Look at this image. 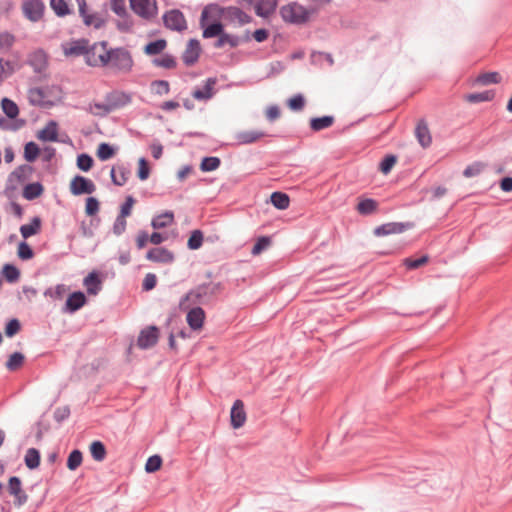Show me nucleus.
I'll return each mask as SVG.
<instances>
[{"mask_svg":"<svg viewBox=\"0 0 512 512\" xmlns=\"http://www.w3.org/2000/svg\"><path fill=\"white\" fill-rule=\"evenodd\" d=\"M218 9L213 5L204 7L200 17V27L203 30V38L209 39L218 37L214 43L215 48H223L228 45L231 48L239 46L241 40L238 36L224 32V26L217 21Z\"/></svg>","mask_w":512,"mask_h":512,"instance_id":"f257e3e1","label":"nucleus"},{"mask_svg":"<svg viewBox=\"0 0 512 512\" xmlns=\"http://www.w3.org/2000/svg\"><path fill=\"white\" fill-rule=\"evenodd\" d=\"M222 290L223 285L220 282H210L198 285L181 298L179 302V308L181 310H187L189 307H191V305L194 304H206L216 295L221 293Z\"/></svg>","mask_w":512,"mask_h":512,"instance_id":"f03ea898","label":"nucleus"},{"mask_svg":"<svg viewBox=\"0 0 512 512\" xmlns=\"http://www.w3.org/2000/svg\"><path fill=\"white\" fill-rule=\"evenodd\" d=\"M316 12L314 8H306L297 2H291L280 8V16L286 23L293 25H303L310 20V17Z\"/></svg>","mask_w":512,"mask_h":512,"instance_id":"7ed1b4c3","label":"nucleus"},{"mask_svg":"<svg viewBox=\"0 0 512 512\" xmlns=\"http://www.w3.org/2000/svg\"><path fill=\"white\" fill-rule=\"evenodd\" d=\"M108 66L113 70L121 73H129L133 67V58L131 53L123 47L109 50Z\"/></svg>","mask_w":512,"mask_h":512,"instance_id":"20e7f679","label":"nucleus"},{"mask_svg":"<svg viewBox=\"0 0 512 512\" xmlns=\"http://www.w3.org/2000/svg\"><path fill=\"white\" fill-rule=\"evenodd\" d=\"M108 43L101 41L94 43L92 46L87 47L85 61L92 67H105L109 64V50Z\"/></svg>","mask_w":512,"mask_h":512,"instance_id":"39448f33","label":"nucleus"},{"mask_svg":"<svg viewBox=\"0 0 512 512\" xmlns=\"http://www.w3.org/2000/svg\"><path fill=\"white\" fill-rule=\"evenodd\" d=\"M111 10L118 16L116 27L120 32H130L134 26V21L126 8V0H111Z\"/></svg>","mask_w":512,"mask_h":512,"instance_id":"423d86ee","label":"nucleus"},{"mask_svg":"<svg viewBox=\"0 0 512 512\" xmlns=\"http://www.w3.org/2000/svg\"><path fill=\"white\" fill-rule=\"evenodd\" d=\"M212 5L219 10L217 15V21H220L221 18L224 17L225 20L232 23H238L239 25H244L251 22V17L238 7L229 6L222 8L217 4Z\"/></svg>","mask_w":512,"mask_h":512,"instance_id":"0eeeda50","label":"nucleus"},{"mask_svg":"<svg viewBox=\"0 0 512 512\" xmlns=\"http://www.w3.org/2000/svg\"><path fill=\"white\" fill-rule=\"evenodd\" d=\"M130 8L139 17L150 20L157 13V6L154 0H129Z\"/></svg>","mask_w":512,"mask_h":512,"instance_id":"6e6552de","label":"nucleus"},{"mask_svg":"<svg viewBox=\"0 0 512 512\" xmlns=\"http://www.w3.org/2000/svg\"><path fill=\"white\" fill-rule=\"evenodd\" d=\"M163 21L166 28L181 32L187 28V22L180 10L173 9L163 15Z\"/></svg>","mask_w":512,"mask_h":512,"instance_id":"1a4fd4ad","label":"nucleus"},{"mask_svg":"<svg viewBox=\"0 0 512 512\" xmlns=\"http://www.w3.org/2000/svg\"><path fill=\"white\" fill-rule=\"evenodd\" d=\"M22 68L18 53L13 54V59L0 58V85Z\"/></svg>","mask_w":512,"mask_h":512,"instance_id":"9d476101","label":"nucleus"},{"mask_svg":"<svg viewBox=\"0 0 512 512\" xmlns=\"http://www.w3.org/2000/svg\"><path fill=\"white\" fill-rule=\"evenodd\" d=\"M96 190V186L92 180L81 175L75 176L70 183V192L75 195L92 194Z\"/></svg>","mask_w":512,"mask_h":512,"instance_id":"9b49d317","label":"nucleus"},{"mask_svg":"<svg viewBox=\"0 0 512 512\" xmlns=\"http://www.w3.org/2000/svg\"><path fill=\"white\" fill-rule=\"evenodd\" d=\"M105 101L109 105L111 112L122 108L132 102V96L124 91L114 90L105 95Z\"/></svg>","mask_w":512,"mask_h":512,"instance_id":"f8f14e48","label":"nucleus"},{"mask_svg":"<svg viewBox=\"0 0 512 512\" xmlns=\"http://www.w3.org/2000/svg\"><path fill=\"white\" fill-rule=\"evenodd\" d=\"M159 338V330L156 326H149L143 329L137 339V345L141 349H148L153 347Z\"/></svg>","mask_w":512,"mask_h":512,"instance_id":"ddd939ff","label":"nucleus"},{"mask_svg":"<svg viewBox=\"0 0 512 512\" xmlns=\"http://www.w3.org/2000/svg\"><path fill=\"white\" fill-rule=\"evenodd\" d=\"M27 63L35 73H42L48 66V56L43 49H37L28 55Z\"/></svg>","mask_w":512,"mask_h":512,"instance_id":"4468645a","label":"nucleus"},{"mask_svg":"<svg viewBox=\"0 0 512 512\" xmlns=\"http://www.w3.org/2000/svg\"><path fill=\"white\" fill-rule=\"evenodd\" d=\"M45 10V5L40 0H28L23 4L24 15L32 22L39 21Z\"/></svg>","mask_w":512,"mask_h":512,"instance_id":"2eb2a0df","label":"nucleus"},{"mask_svg":"<svg viewBox=\"0 0 512 512\" xmlns=\"http://www.w3.org/2000/svg\"><path fill=\"white\" fill-rule=\"evenodd\" d=\"M200 53V42L197 39H190L182 54L184 64L186 66L194 65L198 61Z\"/></svg>","mask_w":512,"mask_h":512,"instance_id":"dca6fc26","label":"nucleus"},{"mask_svg":"<svg viewBox=\"0 0 512 512\" xmlns=\"http://www.w3.org/2000/svg\"><path fill=\"white\" fill-rule=\"evenodd\" d=\"M86 296L83 292L77 291L69 295L62 309L64 313H75L86 304Z\"/></svg>","mask_w":512,"mask_h":512,"instance_id":"f3484780","label":"nucleus"},{"mask_svg":"<svg viewBox=\"0 0 512 512\" xmlns=\"http://www.w3.org/2000/svg\"><path fill=\"white\" fill-rule=\"evenodd\" d=\"M216 83V78H208L202 87H197L194 89L192 92L193 98L198 101H207L211 99L215 94L214 87Z\"/></svg>","mask_w":512,"mask_h":512,"instance_id":"a211bd4d","label":"nucleus"},{"mask_svg":"<svg viewBox=\"0 0 512 512\" xmlns=\"http://www.w3.org/2000/svg\"><path fill=\"white\" fill-rule=\"evenodd\" d=\"M88 44V40L78 39L62 45V48L65 56L77 57L83 55L84 57H86Z\"/></svg>","mask_w":512,"mask_h":512,"instance_id":"6ab92c4d","label":"nucleus"},{"mask_svg":"<svg viewBox=\"0 0 512 512\" xmlns=\"http://www.w3.org/2000/svg\"><path fill=\"white\" fill-rule=\"evenodd\" d=\"M146 259L155 263H172L174 255L171 251L163 247L150 249L146 254Z\"/></svg>","mask_w":512,"mask_h":512,"instance_id":"aec40b11","label":"nucleus"},{"mask_svg":"<svg viewBox=\"0 0 512 512\" xmlns=\"http://www.w3.org/2000/svg\"><path fill=\"white\" fill-rule=\"evenodd\" d=\"M231 425L234 429L242 427L246 421V412L241 400H236L230 413Z\"/></svg>","mask_w":512,"mask_h":512,"instance_id":"412c9836","label":"nucleus"},{"mask_svg":"<svg viewBox=\"0 0 512 512\" xmlns=\"http://www.w3.org/2000/svg\"><path fill=\"white\" fill-rule=\"evenodd\" d=\"M410 225L402 222H389L382 224L374 229L376 236H386L390 234H399L404 232Z\"/></svg>","mask_w":512,"mask_h":512,"instance_id":"4be33fe9","label":"nucleus"},{"mask_svg":"<svg viewBox=\"0 0 512 512\" xmlns=\"http://www.w3.org/2000/svg\"><path fill=\"white\" fill-rule=\"evenodd\" d=\"M186 316L187 323L192 330H199L202 328L205 320V312L201 307L188 308Z\"/></svg>","mask_w":512,"mask_h":512,"instance_id":"5701e85b","label":"nucleus"},{"mask_svg":"<svg viewBox=\"0 0 512 512\" xmlns=\"http://www.w3.org/2000/svg\"><path fill=\"white\" fill-rule=\"evenodd\" d=\"M266 133L259 130L240 131L235 134L238 145L252 144L265 137Z\"/></svg>","mask_w":512,"mask_h":512,"instance_id":"b1692460","label":"nucleus"},{"mask_svg":"<svg viewBox=\"0 0 512 512\" xmlns=\"http://www.w3.org/2000/svg\"><path fill=\"white\" fill-rule=\"evenodd\" d=\"M9 493L16 497L17 504L23 505L27 501V495L22 492L21 480L17 476H12L8 483Z\"/></svg>","mask_w":512,"mask_h":512,"instance_id":"393cba45","label":"nucleus"},{"mask_svg":"<svg viewBox=\"0 0 512 512\" xmlns=\"http://www.w3.org/2000/svg\"><path fill=\"white\" fill-rule=\"evenodd\" d=\"M378 207V202L372 198H359L356 211L362 216H368L376 213Z\"/></svg>","mask_w":512,"mask_h":512,"instance_id":"a878e982","label":"nucleus"},{"mask_svg":"<svg viewBox=\"0 0 512 512\" xmlns=\"http://www.w3.org/2000/svg\"><path fill=\"white\" fill-rule=\"evenodd\" d=\"M38 139L42 141H52L55 142L58 140V124L56 121H49L46 126L40 130L37 134Z\"/></svg>","mask_w":512,"mask_h":512,"instance_id":"bb28decb","label":"nucleus"},{"mask_svg":"<svg viewBox=\"0 0 512 512\" xmlns=\"http://www.w3.org/2000/svg\"><path fill=\"white\" fill-rule=\"evenodd\" d=\"M415 135H416V138H417L419 144L423 148H427L430 146V144L432 142V137H431L429 128L425 121L421 120L417 124L416 129H415Z\"/></svg>","mask_w":512,"mask_h":512,"instance_id":"cd10ccee","label":"nucleus"},{"mask_svg":"<svg viewBox=\"0 0 512 512\" xmlns=\"http://www.w3.org/2000/svg\"><path fill=\"white\" fill-rule=\"evenodd\" d=\"M278 0H258L255 5V12L260 17H269L275 12Z\"/></svg>","mask_w":512,"mask_h":512,"instance_id":"c85d7f7f","label":"nucleus"},{"mask_svg":"<svg viewBox=\"0 0 512 512\" xmlns=\"http://www.w3.org/2000/svg\"><path fill=\"white\" fill-rule=\"evenodd\" d=\"M129 175V169L123 164L113 167L110 172L112 182L117 186H123L127 182Z\"/></svg>","mask_w":512,"mask_h":512,"instance_id":"c756f323","label":"nucleus"},{"mask_svg":"<svg viewBox=\"0 0 512 512\" xmlns=\"http://www.w3.org/2000/svg\"><path fill=\"white\" fill-rule=\"evenodd\" d=\"M84 285L90 295H96L101 290V280L97 272L93 271L84 278Z\"/></svg>","mask_w":512,"mask_h":512,"instance_id":"7c9ffc66","label":"nucleus"},{"mask_svg":"<svg viewBox=\"0 0 512 512\" xmlns=\"http://www.w3.org/2000/svg\"><path fill=\"white\" fill-rule=\"evenodd\" d=\"M41 229V219L37 216L33 217L29 224L20 227V233L24 239L36 235Z\"/></svg>","mask_w":512,"mask_h":512,"instance_id":"2f4dec72","label":"nucleus"},{"mask_svg":"<svg viewBox=\"0 0 512 512\" xmlns=\"http://www.w3.org/2000/svg\"><path fill=\"white\" fill-rule=\"evenodd\" d=\"M174 221V214L171 211H166L160 215L155 216L151 221V226L154 229H162L170 226Z\"/></svg>","mask_w":512,"mask_h":512,"instance_id":"473e14b6","label":"nucleus"},{"mask_svg":"<svg viewBox=\"0 0 512 512\" xmlns=\"http://www.w3.org/2000/svg\"><path fill=\"white\" fill-rule=\"evenodd\" d=\"M334 123V117L333 116H322V117H316L312 118L310 120V128L313 131H321L323 129L329 128Z\"/></svg>","mask_w":512,"mask_h":512,"instance_id":"72a5a7b5","label":"nucleus"},{"mask_svg":"<svg viewBox=\"0 0 512 512\" xmlns=\"http://www.w3.org/2000/svg\"><path fill=\"white\" fill-rule=\"evenodd\" d=\"M43 192V186L39 182L29 183L23 189V197L27 200H34Z\"/></svg>","mask_w":512,"mask_h":512,"instance_id":"f704fd0d","label":"nucleus"},{"mask_svg":"<svg viewBox=\"0 0 512 512\" xmlns=\"http://www.w3.org/2000/svg\"><path fill=\"white\" fill-rule=\"evenodd\" d=\"M83 19V22L86 26H93L95 29H100L104 26V19L99 16L97 13L89 14L87 10H85L84 14H80Z\"/></svg>","mask_w":512,"mask_h":512,"instance_id":"c9c22d12","label":"nucleus"},{"mask_svg":"<svg viewBox=\"0 0 512 512\" xmlns=\"http://www.w3.org/2000/svg\"><path fill=\"white\" fill-rule=\"evenodd\" d=\"M25 356L21 352L12 353L6 361V368L9 371H17L24 364Z\"/></svg>","mask_w":512,"mask_h":512,"instance_id":"e433bc0d","label":"nucleus"},{"mask_svg":"<svg viewBox=\"0 0 512 512\" xmlns=\"http://www.w3.org/2000/svg\"><path fill=\"white\" fill-rule=\"evenodd\" d=\"M69 288L65 284H58L55 287H49L44 291L45 297H50L53 300H61L68 292Z\"/></svg>","mask_w":512,"mask_h":512,"instance_id":"4c0bfd02","label":"nucleus"},{"mask_svg":"<svg viewBox=\"0 0 512 512\" xmlns=\"http://www.w3.org/2000/svg\"><path fill=\"white\" fill-rule=\"evenodd\" d=\"M270 199L273 206L280 210L288 208L290 203L289 196L283 192H273Z\"/></svg>","mask_w":512,"mask_h":512,"instance_id":"58836bf2","label":"nucleus"},{"mask_svg":"<svg viewBox=\"0 0 512 512\" xmlns=\"http://www.w3.org/2000/svg\"><path fill=\"white\" fill-rule=\"evenodd\" d=\"M167 46V42L165 39H158L152 42H149L144 47V52L147 55H157L164 51Z\"/></svg>","mask_w":512,"mask_h":512,"instance_id":"ea45409f","label":"nucleus"},{"mask_svg":"<svg viewBox=\"0 0 512 512\" xmlns=\"http://www.w3.org/2000/svg\"><path fill=\"white\" fill-rule=\"evenodd\" d=\"M50 7L58 17H65L71 13L65 0H50Z\"/></svg>","mask_w":512,"mask_h":512,"instance_id":"a19ab883","label":"nucleus"},{"mask_svg":"<svg viewBox=\"0 0 512 512\" xmlns=\"http://www.w3.org/2000/svg\"><path fill=\"white\" fill-rule=\"evenodd\" d=\"M45 94L42 88L34 87L28 90V100L34 106H42L44 104Z\"/></svg>","mask_w":512,"mask_h":512,"instance_id":"79ce46f5","label":"nucleus"},{"mask_svg":"<svg viewBox=\"0 0 512 512\" xmlns=\"http://www.w3.org/2000/svg\"><path fill=\"white\" fill-rule=\"evenodd\" d=\"M1 107H2L3 112L10 119L16 118L19 114V108H18L17 104L8 98L2 99Z\"/></svg>","mask_w":512,"mask_h":512,"instance_id":"37998d69","label":"nucleus"},{"mask_svg":"<svg viewBox=\"0 0 512 512\" xmlns=\"http://www.w3.org/2000/svg\"><path fill=\"white\" fill-rule=\"evenodd\" d=\"M90 453L95 461L101 462L106 457V448L101 441H94L90 445Z\"/></svg>","mask_w":512,"mask_h":512,"instance_id":"c03bdc74","label":"nucleus"},{"mask_svg":"<svg viewBox=\"0 0 512 512\" xmlns=\"http://www.w3.org/2000/svg\"><path fill=\"white\" fill-rule=\"evenodd\" d=\"M2 275L9 283H15L20 278L19 269L12 264H5L2 268Z\"/></svg>","mask_w":512,"mask_h":512,"instance_id":"a18cd8bd","label":"nucleus"},{"mask_svg":"<svg viewBox=\"0 0 512 512\" xmlns=\"http://www.w3.org/2000/svg\"><path fill=\"white\" fill-rule=\"evenodd\" d=\"M25 464L29 469H35L40 464V453L35 448H29L24 458Z\"/></svg>","mask_w":512,"mask_h":512,"instance_id":"49530a36","label":"nucleus"},{"mask_svg":"<svg viewBox=\"0 0 512 512\" xmlns=\"http://www.w3.org/2000/svg\"><path fill=\"white\" fill-rule=\"evenodd\" d=\"M16 38L13 34L5 31L0 33V53H7L15 44Z\"/></svg>","mask_w":512,"mask_h":512,"instance_id":"de8ad7c7","label":"nucleus"},{"mask_svg":"<svg viewBox=\"0 0 512 512\" xmlns=\"http://www.w3.org/2000/svg\"><path fill=\"white\" fill-rule=\"evenodd\" d=\"M495 94L493 91H484L479 93L468 94L465 98L470 103H480L485 101H491Z\"/></svg>","mask_w":512,"mask_h":512,"instance_id":"09e8293b","label":"nucleus"},{"mask_svg":"<svg viewBox=\"0 0 512 512\" xmlns=\"http://www.w3.org/2000/svg\"><path fill=\"white\" fill-rule=\"evenodd\" d=\"M87 111L99 117H105L111 113V109H109V105L106 101L104 103L90 104Z\"/></svg>","mask_w":512,"mask_h":512,"instance_id":"8fccbe9b","label":"nucleus"},{"mask_svg":"<svg viewBox=\"0 0 512 512\" xmlns=\"http://www.w3.org/2000/svg\"><path fill=\"white\" fill-rule=\"evenodd\" d=\"M82 461V452L78 449H75L68 456L67 468L71 471H74L82 464Z\"/></svg>","mask_w":512,"mask_h":512,"instance_id":"3c124183","label":"nucleus"},{"mask_svg":"<svg viewBox=\"0 0 512 512\" xmlns=\"http://www.w3.org/2000/svg\"><path fill=\"white\" fill-rule=\"evenodd\" d=\"M477 82L482 85L498 84L501 82V75L498 72H487L477 77Z\"/></svg>","mask_w":512,"mask_h":512,"instance_id":"603ef678","label":"nucleus"},{"mask_svg":"<svg viewBox=\"0 0 512 512\" xmlns=\"http://www.w3.org/2000/svg\"><path fill=\"white\" fill-rule=\"evenodd\" d=\"M221 160L218 157H205L203 158L200 169L203 172H211L219 168Z\"/></svg>","mask_w":512,"mask_h":512,"instance_id":"864d4df0","label":"nucleus"},{"mask_svg":"<svg viewBox=\"0 0 512 512\" xmlns=\"http://www.w3.org/2000/svg\"><path fill=\"white\" fill-rule=\"evenodd\" d=\"M152 63L157 67L173 69L176 67V60L172 55L166 54L160 58L153 59Z\"/></svg>","mask_w":512,"mask_h":512,"instance_id":"5fc2aeb1","label":"nucleus"},{"mask_svg":"<svg viewBox=\"0 0 512 512\" xmlns=\"http://www.w3.org/2000/svg\"><path fill=\"white\" fill-rule=\"evenodd\" d=\"M40 152L38 145L35 142H28L24 148V158L28 162H33L36 160Z\"/></svg>","mask_w":512,"mask_h":512,"instance_id":"6e6d98bb","label":"nucleus"},{"mask_svg":"<svg viewBox=\"0 0 512 512\" xmlns=\"http://www.w3.org/2000/svg\"><path fill=\"white\" fill-rule=\"evenodd\" d=\"M203 243V233L200 230L192 231L187 246L191 250H197L202 246Z\"/></svg>","mask_w":512,"mask_h":512,"instance_id":"4d7b16f0","label":"nucleus"},{"mask_svg":"<svg viewBox=\"0 0 512 512\" xmlns=\"http://www.w3.org/2000/svg\"><path fill=\"white\" fill-rule=\"evenodd\" d=\"M115 154V150L108 143H101L97 149V156L100 160L110 159Z\"/></svg>","mask_w":512,"mask_h":512,"instance_id":"13d9d810","label":"nucleus"},{"mask_svg":"<svg viewBox=\"0 0 512 512\" xmlns=\"http://www.w3.org/2000/svg\"><path fill=\"white\" fill-rule=\"evenodd\" d=\"M100 203L95 197H88L86 199L85 213L88 216H94L99 212Z\"/></svg>","mask_w":512,"mask_h":512,"instance_id":"bf43d9fd","label":"nucleus"},{"mask_svg":"<svg viewBox=\"0 0 512 512\" xmlns=\"http://www.w3.org/2000/svg\"><path fill=\"white\" fill-rule=\"evenodd\" d=\"M162 459L159 455L150 456L145 464V470L148 473L156 472L160 469Z\"/></svg>","mask_w":512,"mask_h":512,"instance_id":"052dcab7","label":"nucleus"},{"mask_svg":"<svg viewBox=\"0 0 512 512\" xmlns=\"http://www.w3.org/2000/svg\"><path fill=\"white\" fill-rule=\"evenodd\" d=\"M77 166L82 171H89L93 166V159L88 154H80L77 157Z\"/></svg>","mask_w":512,"mask_h":512,"instance_id":"680f3d73","label":"nucleus"},{"mask_svg":"<svg viewBox=\"0 0 512 512\" xmlns=\"http://www.w3.org/2000/svg\"><path fill=\"white\" fill-rule=\"evenodd\" d=\"M17 253L18 257L22 260H29L34 255L32 248L26 242H21L18 245Z\"/></svg>","mask_w":512,"mask_h":512,"instance_id":"e2e57ef3","label":"nucleus"},{"mask_svg":"<svg viewBox=\"0 0 512 512\" xmlns=\"http://www.w3.org/2000/svg\"><path fill=\"white\" fill-rule=\"evenodd\" d=\"M483 168H484V165L482 163L475 162L465 168V170L463 171V175L467 178L477 176L481 173Z\"/></svg>","mask_w":512,"mask_h":512,"instance_id":"0e129e2a","label":"nucleus"},{"mask_svg":"<svg viewBox=\"0 0 512 512\" xmlns=\"http://www.w3.org/2000/svg\"><path fill=\"white\" fill-rule=\"evenodd\" d=\"M397 161L396 156L387 155L380 163V170L384 174H388Z\"/></svg>","mask_w":512,"mask_h":512,"instance_id":"69168bd1","label":"nucleus"},{"mask_svg":"<svg viewBox=\"0 0 512 512\" xmlns=\"http://www.w3.org/2000/svg\"><path fill=\"white\" fill-rule=\"evenodd\" d=\"M21 329V324L18 319H11L5 327V334L8 337H13L16 335Z\"/></svg>","mask_w":512,"mask_h":512,"instance_id":"338daca9","label":"nucleus"},{"mask_svg":"<svg viewBox=\"0 0 512 512\" xmlns=\"http://www.w3.org/2000/svg\"><path fill=\"white\" fill-rule=\"evenodd\" d=\"M304 105L305 99L301 94L295 95L288 102L289 108L293 111H301L304 108Z\"/></svg>","mask_w":512,"mask_h":512,"instance_id":"774afa93","label":"nucleus"}]
</instances>
